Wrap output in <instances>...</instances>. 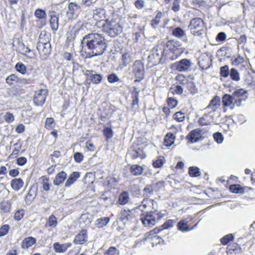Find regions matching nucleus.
<instances>
[{
  "label": "nucleus",
  "mask_w": 255,
  "mask_h": 255,
  "mask_svg": "<svg viewBox=\"0 0 255 255\" xmlns=\"http://www.w3.org/2000/svg\"><path fill=\"white\" fill-rule=\"evenodd\" d=\"M82 50L87 54V57L92 58L102 55L107 50L108 44L105 36L97 33L86 35L81 41Z\"/></svg>",
  "instance_id": "nucleus-1"
},
{
  "label": "nucleus",
  "mask_w": 255,
  "mask_h": 255,
  "mask_svg": "<svg viewBox=\"0 0 255 255\" xmlns=\"http://www.w3.org/2000/svg\"><path fill=\"white\" fill-rule=\"evenodd\" d=\"M177 41L169 40L165 46L158 45L150 52L148 56V62L151 66L157 65L161 62L162 59L174 60L179 56Z\"/></svg>",
  "instance_id": "nucleus-2"
},
{
  "label": "nucleus",
  "mask_w": 255,
  "mask_h": 255,
  "mask_svg": "<svg viewBox=\"0 0 255 255\" xmlns=\"http://www.w3.org/2000/svg\"><path fill=\"white\" fill-rule=\"evenodd\" d=\"M221 105V100L219 97L216 96L210 101L206 107V113L200 118L198 122L200 126H207L212 123L217 124V119L220 116L218 110Z\"/></svg>",
  "instance_id": "nucleus-3"
},
{
  "label": "nucleus",
  "mask_w": 255,
  "mask_h": 255,
  "mask_svg": "<svg viewBox=\"0 0 255 255\" xmlns=\"http://www.w3.org/2000/svg\"><path fill=\"white\" fill-rule=\"evenodd\" d=\"M105 33L111 37H115L119 35L123 30L120 20L114 18H108L102 26Z\"/></svg>",
  "instance_id": "nucleus-4"
},
{
  "label": "nucleus",
  "mask_w": 255,
  "mask_h": 255,
  "mask_svg": "<svg viewBox=\"0 0 255 255\" xmlns=\"http://www.w3.org/2000/svg\"><path fill=\"white\" fill-rule=\"evenodd\" d=\"M165 215L164 213L159 211L156 208L152 207V210L146 212L145 215L140 218L142 224L145 227H152L163 218Z\"/></svg>",
  "instance_id": "nucleus-5"
},
{
  "label": "nucleus",
  "mask_w": 255,
  "mask_h": 255,
  "mask_svg": "<svg viewBox=\"0 0 255 255\" xmlns=\"http://www.w3.org/2000/svg\"><path fill=\"white\" fill-rule=\"evenodd\" d=\"M205 24L201 18H192L188 25V27L192 34L195 36H202Z\"/></svg>",
  "instance_id": "nucleus-6"
},
{
  "label": "nucleus",
  "mask_w": 255,
  "mask_h": 255,
  "mask_svg": "<svg viewBox=\"0 0 255 255\" xmlns=\"http://www.w3.org/2000/svg\"><path fill=\"white\" fill-rule=\"evenodd\" d=\"M135 209H124L121 211L119 220L124 225H128L135 220Z\"/></svg>",
  "instance_id": "nucleus-7"
},
{
  "label": "nucleus",
  "mask_w": 255,
  "mask_h": 255,
  "mask_svg": "<svg viewBox=\"0 0 255 255\" xmlns=\"http://www.w3.org/2000/svg\"><path fill=\"white\" fill-rule=\"evenodd\" d=\"M132 71L136 78L135 81H140L144 77V66L143 63L140 60L134 61Z\"/></svg>",
  "instance_id": "nucleus-8"
},
{
  "label": "nucleus",
  "mask_w": 255,
  "mask_h": 255,
  "mask_svg": "<svg viewBox=\"0 0 255 255\" xmlns=\"http://www.w3.org/2000/svg\"><path fill=\"white\" fill-rule=\"evenodd\" d=\"M192 65L191 60L182 59L173 64V67L178 72H187L191 70Z\"/></svg>",
  "instance_id": "nucleus-9"
},
{
  "label": "nucleus",
  "mask_w": 255,
  "mask_h": 255,
  "mask_svg": "<svg viewBox=\"0 0 255 255\" xmlns=\"http://www.w3.org/2000/svg\"><path fill=\"white\" fill-rule=\"evenodd\" d=\"M222 103L224 107H230L233 110L235 106L239 107L241 105V101L239 99H234L232 95L226 94L222 97Z\"/></svg>",
  "instance_id": "nucleus-10"
},
{
  "label": "nucleus",
  "mask_w": 255,
  "mask_h": 255,
  "mask_svg": "<svg viewBox=\"0 0 255 255\" xmlns=\"http://www.w3.org/2000/svg\"><path fill=\"white\" fill-rule=\"evenodd\" d=\"M40 57L42 59H46L50 55L51 51V44L49 42H38L36 46Z\"/></svg>",
  "instance_id": "nucleus-11"
},
{
  "label": "nucleus",
  "mask_w": 255,
  "mask_h": 255,
  "mask_svg": "<svg viewBox=\"0 0 255 255\" xmlns=\"http://www.w3.org/2000/svg\"><path fill=\"white\" fill-rule=\"evenodd\" d=\"M48 91L46 89H41L36 91L33 97V103L36 106H42L45 103Z\"/></svg>",
  "instance_id": "nucleus-12"
},
{
  "label": "nucleus",
  "mask_w": 255,
  "mask_h": 255,
  "mask_svg": "<svg viewBox=\"0 0 255 255\" xmlns=\"http://www.w3.org/2000/svg\"><path fill=\"white\" fill-rule=\"evenodd\" d=\"M50 24L53 31H56L59 27V14L55 11L50 12Z\"/></svg>",
  "instance_id": "nucleus-13"
},
{
  "label": "nucleus",
  "mask_w": 255,
  "mask_h": 255,
  "mask_svg": "<svg viewBox=\"0 0 255 255\" xmlns=\"http://www.w3.org/2000/svg\"><path fill=\"white\" fill-rule=\"evenodd\" d=\"M84 74L94 84H98L101 83L103 79L102 75L100 74H93L92 70H86Z\"/></svg>",
  "instance_id": "nucleus-14"
},
{
  "label": "nucleus",
  "mask_w": 255,
  "mask_h": 255,
  "mask_svg": "<svg viewBox=\"0 0 255 255\" xmlns=\"http://www.w3.org/2000/svg\"><path fill=\"white\" fill-rule=\"evenodd\" d=\"M172 35L180 39L183 42L187 43L188 39L186 34L184 30L180 27H177L174 28L172 31Z\"/></svg>",
  "instance_id": "nucleus-15"
},
{
  "label": "nucleus",
  "mask_w": 255,
  "mask_h": 255,
  "mask_svg": "<svg viewBox=\"0 0 255 255\" xmlns=\"http://www.w3.org/2000/svg\"><path fill=\"white\" fill-rule=\"evenodd\" d=\"M88 241V236L87 230H82L80 232L75 236L74 243L75 244L83 245L86 243Z\"/></svg>",
  "instance_id": "nucleus-16"
},
{
  "label": "nucleus",
  "mask_w": 255,
  "mask_h": 255,
  "mask_svg": "<svg viewBox=\"0 0 255 255\" xmlns=\"http://www.w3.org/2000/svg\"><path fill=\"white\" fill-rule=\"evenodd\" d=\"M72 246L70 243H67L64 244H60L56 242L53 244V249L56 253H63L66 252L67 249Z\"/></svg>",
  "instance_id": "nucleus-17"
},
{
  "label": "nucleus",
  "mask_w": 255,
  "mask_h": 255,
  "mask_svg": "<svg viewBox=\"0 0 255 255\" xmlns=\"http://www.w3.org/2000/svg\"><path fill=\"white\" fill-rule=\"evenodd\" d=\"M201 138L200 131L197 129L191 131L186 136V139L191 143L196 142Z\"/></svg>",
  "instance_id": "nucleus-18"
},
{
  "label": "nucleus",
  "mask_w": 255,
  "mask_h": 255,
  "mask_svg": "<svg viewBox=\"0 0 255 255\" xmlns=\"http://www.w3.org/2000/svg\"><path fill=\"white\" fill-rule=\"evenodd\" d=\"M187 223L188 221L187 219H183L180 220L177 223V226L178 230L182 232H186L191 231L195 227L197 226V224H196L194 227L190 228L189 226L187 225Z\"/></svg>",
  "instance_id": "nucleus-19"
},
{
  "label": "nucleus",
  "mask_w": 255,
  "mask_h": 255,
  "mask_svg": "<svg viewBox=\"0 0 255 255\" xmlns=\"http://www.w3.org/2000/svg\"><path fill=\"white\" fill-rule=\"evenodd\" d=\"M37 194V189L33 187L30 188L25 197V202L27 205H29L35 198Z\"/></svg>",
  "instance_id": "nucleus-20"
},
{
  "label": "nucleus",
  "mask_w": 255,
  "mask_h": 255,
  "mask_svg": "<svg viewBox=\"0 0 255 255\" xmlns=\"http://www.w3.org/2000/svg\"><path fill=\"white\" fill-rule=\"evenodd\" d=\"M34 16L36 18L42 20L41 23L42 26L46 25L47 15L44 10L39 8H37L34 11Z\"/></svg>",
  "instance_id": "nucleus-21"
},
{
  "label": "nucleus",
  "mask_w": 255,
  "mask_h": 255,
  "mask_svg": "<svg viewBox=\"0 0 255 255\" xmlns=\"http://www.w3.org/2000/svg\"><path fill=\"white\" fill-rule=\"evenodd\" d=\"M122 65L124 67H127L133 60L132 54L129 52H126L122 54Z\"/></svg>",
  "instance_id": "nucleus-22"
},
{
  "label": "nucleus",
  "mask_w": 255,
  "mask_h": 255,
  "mask_svg": "<svg viewBox=\"0 0 255 255\" xmlns=\"http://www.w3.org/2000/svg\"><path fill=\"white\" fill-rule=\"evenodd\" d=\"M247 92L243 89H240L235 91L232 95L234 99H239L241 100V102L243 101H245L247 98V96L246 95Z\"/></svg>",
  "instance_id": "nucleus-23"
},
{
  "label": "nucleus",
  "mask_w": 255,
  "mask_h": 255,
  "mask_svg": "<svg viewBox=\"0 0 255 255\" xmlns=\"http://www.w3.org/2000/svg\"><path fill=\"white\" fill-rule=\"evenodd\" d=\"M67 177V174L65 172L62 171L57 174L54 181L53 184L58 186L62 183Z\"/></svg>",
  "instance_id": "nucleus-24"
},
{
  "label": "nucleus",
  "mask_w": 255,
  "mask_h": 255,
  "mask_svg": "<svg viewBox=\"0 0 255 255\" xmlns=\"http://www.w3.org/2000/svg\"><path fill=\"white\" fill-rule=\"evenodd\" d=\"M129 154L132 159H136L137 158H144L146 156L143 150L139 148L130 150Z\"/></svg>",
  "instance_id": "nucleus-25"
},
{
  "label": "nucleus",
  "mask_w": 255,
  "mask_h": 255,
  "mask_svg": "<svg viewBox=\"0 0 255 255\" xmlns=\"http://www.w3.org/2000/svg\"><path fill=\"white\" fill-rule=\"evenodd\" d=\"M24 185V182L21 178H15L11 181V187L15 191L19 190Z\"/></svg>",
  "instance_id": "nucleus-26"
},
{
  "label": "nucleus",
  "mask_w": 255,
  "mask_h": 255,
  "mask_svg": "<svg viewBox=\"0 0 255 255\" xmlns=\"http://www.w3.org/2000/svg\"><path fill=\"white\" fill-rule=\"evenodd\" d=\"M80 177V173L79 172H73L68 179L66 181L65 186V187H69L73 184L77 179Z\"/></svg>",
  "instance_id": "nucleus-27"
},
{
  "label": "nucleus",
  "mask_w": 255,
  "mask_h": 255,
  "mask_svg": "<svg viewBox=\"0 0 255 255\" xmlns=\"http://www.w3.org/2000/svg\"><path fill=\"white\" fill-rule=\"evenodd\" d=\"M36 239L32 237L25 238L22 242L21 246L23 249H28L36 243Z\"/></svg>",
  "instance_id": "nucleus-28"
},
{
  "label": "nucleus",
  "mask_w": 255,
  "mask_h": 255,
  "mask_svg": "<svg viewBox=\"0 0 255 255\" xmlns=\"http://www.w3.org/2000/svg\"><path fill=\"white\" fill-rule=\"evenodd\" d=\"M129 200V194L127 191H123L119 195L118 202L119 204L124 205L126 204Z\"/></svg>",
  "instance_id": "nucleus-29"
},
{
  "label": "nucleus",
  "mask_w": 255,
  "mask_h": 255,
  "mask_svg": "<svg viewBox=\"0 0 255 255\" xmlns=\"http://www.w3.org/2000/svg\"><path fill=\"white\" fill-rule=\"evenodd\" d=\"M175 138V136L173 133H167L164 139V145L167 147L171 146L174 142Z\"/></svg>",
  "instance_id": "nucleus-30"
},
{
  "label": "nucleus",
  "mask_w": 255,
  "mask_h": 255,
  "mask_svg": "<svg viewBox=\"0 0 255 255\" xmlns=\"http://www.w3.org/2000/svg\"><path fill=\"white\" fill-rule=\"evenodd\" d=\"M80 8V6L74 2H70L68 5V10L67 12V15L68 16H72L75 12Z\"/></svg>",
  "instance_id": "nucleus-31"
},
{
  "label": "nucleus",
  "mask_w": 255,
  "mask_h": 255,
  "mask_svg": "<svg viewBox=\"0 0 255 255\" xmlns=\"http://www.w3.org/2000/svg\"><path fill=\"white\" fill-rule=\"evenodd\" d=\"M5 81L7 84L11 86L18 83L19 78L15 74H12L6 78Z\"/></svg>",
  "instance_id": "nucleus-32"
},
{
  "label": "nucleus",
  "mask_w": 255,
  "mask_h": 255,
  "mask_svg": "<svg viewBox=\"0 0 255 255\" xmlns=\"http://www.w3.org/2000/svg\"><path fill=\"white\" fill-rule=\"evenodd\" d=\"M174 221L172 220H168L166 221L159 228H155L153 231H155V233L162 231L164 229H168L173 227Z\"/></svg>",
  "instance_id": "nucleus-33"
},
{
  "label": "nucleus",
  "mask_w": 255,
  "mask_h": 255,
  "mask_svg": "<svg viewBox=\"0 0 255 255\" xmlns=\"http://www.w3.org/2000/svg\"><path fill=\"white\" fill-rule=\"evenodd\" d=\"M130 172L133 175L138 176L142 174L143 168L138 165H133L130 167Z\"/></svg>",
  "instance_id": "nucleus-34"
},
{
  "label": "nucleus",
  "mask_w": 255,
  "mask_h": 255,
  "mask_svg": "<svg viewBox=\"0 0 255 255\" xmlns=\"http://www.w3.org/2000/svg\"><path fill=\"white\" fill-rule=\"evenodd\" d=\"M110 219L108 217H103L98 219L96 221L97 227L102 228L106 226L109 222Z\"/></svg>",
  "instance_id": "nucleus-35"
},
{
  "label": "nucleus",
  "mask_w": 255,
  "mask_h": 255,
  "mask_svg": "<svg viewBox=\"0 0 255 255\" xmlns=\"http://www.w3.org/2000/svg\"><path fill=\"white\" fill-rule=\"evenodd\" d=\"M229 189L231 192L234 193H243L245 191L244 188L239 184L231 185Z\"/></svg>",
  "instance_id": "nucleus-36"
},
{
  "label": "nucleus",
  "mask_w": 255,
  "mask_h": 255,
  "mask_svg": "<svg viewBox=\"0 0 255 255\" xmlns=\"http://www.w3.org/2000/svg\"><path fill=\"white\" fill-rule=\"evenodd\" d=\"M154 191L151 184L147 185L143 190L144 197H149L153 194Z\"/></svg>",
  "instance_id": "nucleus-37"
},
{
  "label": "nucleus",
  "mask_w": 255,
  "mask_h": 255,
  "mask_svg": "<svg viewBox=\"0 0 255 255\" xmlns=\"http://www.w3.org/2000/svg\"><path fill=\"white\" fill-rule=\"evenodd\" d=\"M189 174L191 177H196L200 175V169L195 166H191L189 168Z\"/></svg>",
  "instance_id": "nucleus-38"
},
{
  "label": "nucleus",
  "mask_w": 255,
  "mask_h": 255,
  "mask_svg": "<svg viewBox=\"0 0 255 255\" xmlns=\"http://www.w3.org/2000/svg\"><path fill=\"white\" fill-rule=\"evenodd\" d=\"M229 75L233 81L237 82L240 80L239 72L235 68H232L230 70Z\"/></svg>",
  "instance_id": "nucleus-39"
},
{
  "label": "nucleus",
  "mask_w": 255,
  "mask_h": 255,
  "mask_svg": "<svg viewBox=\"0 0 255 255\" xmlns=\"http://www.w3.org/2000/svg\"><path fill=\"white\" fill-rule=\"evenodd\" d=\"M169 91L173 95H181L183 93V89L180 85H176L175 87H171L169 89Z\"/></svg>",
  "instance_id": "nucleus-40"
},
{
  "label": "nucleus",
  "mask_w": 255,
  "mask_h": 255,
  "mask_svg": "<svg viewBox=\"0 0 255 255\" xmlns=\"http://www.w3.org/2000/svg\"><path fill=\"white\" fill-rule=\"evenodd\" d=\"M230 70L228 65L222 66L220 68V74L221 76L224 78H227L230 75Z\"/></svg>",
  "instance_id": "nucleus-41"
},
{
  "label": "nucleus",
  "mask_w": 255,
  "mask_h": 255,
  "mask_svg": "<svg viewBox=\"0 0 255 255\" xmlns=\"http://www.w3.org/2000/svg\"><path fill=\"white\" fill-rule=\"evenodd\" d=\"M234 238V236L232 234H229L222 238L220 240V242L222 245H226L230 241H232Z\"/></svg>",
  "instance_id": "nucleus-42"
},
{
  "label": "nucleus",
  "mask_w": 255,
  "mask_h": 255,
  "mask_svg": "<svg viewBox=\"0 0 255 255\" xmlns=\"http://www.w3.org/2000/svg\"><path fill=\"white\" fill-rule=\"evenodd\" d=\"M151 184L154 192H157L164 187V182L163 181H159L156 183H152Z\"/></svg>",
  "instance_id": "nucleus-43"
},
{
  "label": "nucleus",
  "mask_w": 255,
  "mask_h": 255,
  "mask_svg": "<svg viewBox=\"0 0 255 255\" xmlns=\"http://www.w3.org/2000/svg\"><path fill=\"white\" fill-rule=\"evenodd\" d=\"M103 134L106 138V139L111 138L113 136V131L111 128H105L103 130Z\"/></svg>",
  "instance_id": "nucleus-44"
},
{
  "label": "nucleus",
  "mask_w": 255,
  "mask_h": 255,
  "mask_svg": "<svg viewBox=\"0 0 255 255\" xmlns=\"http://www.w3.org/2000/svg\"><path fill=\"white\" fill-rule=\"evenodd\" d=\"M187 87L188 90L192 95H194L198 92V89L196 88L195 83L193 82H188L187 83Z\"/></svg>",
  "instance_id": "nucleus-45"
},
{
  "label": "nucleus",
  "mask_w": 255,
  "mask_h": 255,
  "mask_svg": "<svg viewBox=\"0 0 255 255\" xmlns=\"http://www.w3.org/2000/svg\"><path fill=\"white\" fill-rule=\"evenodd\" d=\"M162 16V13L161 12H158L157 13L156 15L155 18L152 20L151 22V24L153 27H155L156 25L158 24L160 22V19Z\"/></svg>",
  "instance_id": "nucleus-46"
},
{
  "label": "nucleus",
  "mask_w": 255,
  "mask_h": 255,
  "mask_svg": "<svg viewBox=\"0 0 255 255\" xmlns=\"http://www.w3.org/2000/svg\"><path fill=\"white\" fill-rule=\"evenodd\" d=\"M48 224L50 227H55L57 224V218L53 215H51L49 216Z\"/></svg>",
  "instance_id": "nucleus-47"
},
{
  "label": "nucleus",
  "mask_w": 255,
  "mask_h": 255,
  "mask_svg": "<svg viewBox=\"0 0 255 255\" xmlns=\"http://www.w3.org/2000/svg\"><path fill=\"white\" fill-rule=\"evenodd\" d=\"M175 80L182 85L187 84L188 82L186 77L182 74H178L175 77Z\"/></svg>",
  "instance_id": "nucleus-48"
},
{
  "label": "nucleus",
  "mask_w": 255,
  "mask_h": 255,
  "mask_svg": "<svg viewBox=\"0 0 255 255\" xmlns=\"http://www.w3.org/2000/svg\"><path fill=\"white\" fill-rule=\"evenodd\" d=\"M15 68L16 70L19 72V73L24 74L25 73L26 71V68L25 66L22 63H17L15 66Z\"/></svg>",
  "instance_id": "nucleus-49"
},
{
  "label": "nucleus",
  "mask_w": 255,
  "mask_h": 255,
  "mask_svg": "<svg viewBox=\"0 0 255 255\" xmlns=\"http://www.w3.org/2000/svg\"><path fill=\"white\" fill-rule=\"evenodd\" d=\"M108 81L110 83H114L120 81V78L115 73L109 74L107 77Z\"/></svg>",
  "instance_id": "nucleus-50"
},
{
  "label": "nucleus",
  "mask_w": 255,
  "mask_h": 255,
  "mask_svg": "<svg viewBox=\"0 0 255 255\" xmlns=\"http://www.w3.org/2000/svg\"><path fill=\"white\" fill-rule=\"evenodd\" d=\"M80 220L81 221H83L86 225H89L92 221L91 216L88 214H82L80 218Z\"/></svg>",
  "instance_id": "nucleus-51"
},
{
  "label": "nucleus",
  "mask_w": 255,
  "mask_h": 255,
  "mask_svg": "<svg viewBox=\"0 0 255 255\" xmlns=\"http://www.w3.org/2000/svg\"><path fill=\"white\" fill-rule=\"evenodd\" d=\"M167 103L170 108L173 109L177 105L178 102L175 98L169 97L167 99Z\"/></svg>",
  "instance_id": "nucleus-52"
},
{
  "label": "nucleus",
  "mask_w": 255,
  "mask_h": 255,
  "mask_svg": "<svg viewBox=\"0 0 255 255\" xmlns=\"http://www.w3.org/2000/svg\"><path fill=\"white\" fill-rule=\"evenodd\" d=\"M108 192H105L102 195L101 199L103 200L107 205H112L115 201H112L109 196H108L107 194Z\"/></svg>",
  "instance_id": "nucleus-53"
},
{
  "label": "nucleus",
  "mask_w": 255,
  "mask_h": 255,
  "mask_svg": "<svg viewBox=\"0 0 255 255\" xmlns=\"http://www.w3.org/2000/svg\"><path fill=\"white\" fill-rule=\"evenodd\" d=\"M213 137L214 140L218 143H221L223 142L224 140V137L223 134L219 132H217L213 134Z\"/></svg>",
  "instance_id": "nucleus-54"
},
{
  "label": "nucleus",
  "mask_w": 255,
  "mask_h": 255,
  "mask_svg": "<svg viewBox=\"0 0 255 255\" xmlns=\"http://www.w3.org/2000/svg\"><path fill=\"white\" fill-rule=\"evenodd\" d=\"M24 213L25 211L23 209L18 210L14 214V219L20 221L23 218Z\"/></svg>",
  "instance_id": "nucleus-55"
},
{
  "label": "nucleus",
  "mask_w": 255,
  "mask_h": 255,
  "mask_svg": "<svg viewBox=\"0 0 255 255\" xmlns=\"http://www.w3.org/2000/svg\"><path fill=\"white\" fill-rule=\"evenodd\" d=\"M74 158L76 162L80 163L83 160L84 156L81 152H76L74 154Z\"/></svg>",
  "instance_id": "nucleus-56"
},
{
  "label": "nucleus",
  "mask_w": 255,
  "mask_h": 255,
  "mask_svg": "<svg viewBox=\"0 0 255 255\" xmlns=\"http://www.w3.org/2000/svg\"><path fill=\"white\" fill-rule=\"evenodd\" d=\"M5 121L7 123H10L14 120L13 114L10 112H7L4 116Z\"/></svg>",
  "instance_id": "nucleus-57"
},
{
  "label": "nucleus",
  "mask_w": 255,
  "mask_h": 255,
  "mask_svg": "<svg viewBox=\"0 0 255 255\" xmlns=\"http://www.w3.org/2000/svg\"><path fill=\"white\" fill-rule=\"evenodd\" d=\"M9 226L8 225H4L0 228V237L6 235L9 231Z\"/></svg>",
  "instance_id": "nucleus-58"
},
{
  "label": "nucleus",
  "mask_w": 255,
  "mask_h": 255,
  "mask_svg": "<svg viewBox=\"0 0 255 255\" xmlns=\"http://www.w3.org/2000/svg\"><path fill=\"white\" fill-rule=\"evenodd\" d=\"M174 118L178 122H182L185 118L184 114L181 112H176L174 115Z\"/></svg>",
  "instance_id": "nucleus-59"
},
{
  "label": "nucleus",
  "mask_w": 255,
  "mask_h": 255,
  "mask_svg": "<svg viewBox=\"0 0 255 255\" xmlns=\"http://www.w3.org/2000/svg\"><path fill=\"white\" fill-rule=\"evenodd\" d=\"M54 120L52 118H48L46 120L45 127L47 128H52L54 127Z\"/></svg>",
  "instance_id": "nucleus-60"
},
{
  "label": "nucleus",
  "mask_w": 255,
  "mask_h": 255,
  "mask_svg": "<svg viewBox=\"0 0 255 255\" xmlns=\"http://www.w3.org/2000/svg\"><path fill=\"white\" fill-rule=\"evenodd\" d=\"M235 120L236 122L239 124H242L246 121L245 117L241 114H239L235 117Z\"/></svg>",
  "instance_id": "nucleus-61"
},
{
  "label": "nucleus",
  "mask_w": 255,
  "mask_h": 255,
  "mask_svg": "<svg viewBox=\"0 0 255 255\" xmlns=\"http://www.w3.org/2000/svg\"><path fill=\"white\" fill-rule=\"evenodd\" d=\"M226 38V34L224 32H219L216 37V40L217 42H222L224 41Z\"/></svg>",
  "instance_id": "nucleus-62"
},
{
  "label": "nucleus",
  "mask_w": 255,
  "mask_h": 255,
  "mask_svg": "<svg viewBox=\"0 0 255 255\" xmlns=\"http://www.w3.org/2000/svg\"><path fill=\"white\" fill-rule=\"evenodd\" d=\"M117 254V250L115 247H111L105 252V255H116Z\"/></svg>",
  "instance_id": "nucleus-63"
},
{
  "label": "nucleus",
  "mask_w": 255,
  "mask_h": 255,
  "mask_svg": "<svg viewBox=\"0 0 255 255\" xmlns=\"http://www.w3.org/2000/svg\"><path fill=\"white\" fill-rule=\"evenodd\" d=\"M163 164V159L159 158L155 161H153L152 165L155 168L161 167Z\"/></svg>",
  "instance_id": "nucleus-64"
}]
</instances>
